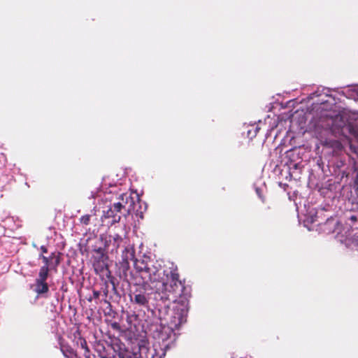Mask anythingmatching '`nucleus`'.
Here are the masks:
<instances>
[{"mask_svg": "<svg viewBox=\"0 0 358 358\" xmlns=\"http://www.w3.org/2000/svg\"><path fill=\"white\" fill-rule=\"evenodd\" d=\"M41 250L42 251L43 253H47L48 252V249L44 245L41 246Z\"/></svg>", "mask_w": 358, "mask_h": 358, "instance_id": "393cba45", "label": "nucleus"}, {"mask_svg": "<svg viewBox=\"0 0 358 358\" xmlns=\"http://www.w3.org/2000/svg\"><path fill=\"white\" fill-rule=\"evenodd\" d=\"M189 298L190 294L185 291L178 294L176 297H173V301L177 303L174 316V318L177 319V322L175 321V327L179 326L186 322V317L189 310Z\"/></svg>", "mask_w": 358, "mask_h": 358, "instance_id": "7ed1b4c3", "label": "nucleus"}, {"mask_svg": "<svg viewBox=\"0 0 358 358\" xmlns=\"http://www.w3.org/2000/svg\"><path fill=\"white\" fill-rule=\"evenodd\" d=\"M34 291L38 294H46L49 292V286L47 282L35 280V289Z\"/></svg>", "mask_w": 358, "mask_h": 358, "instance_id": "ddd939ff", "label": "nucleus"}, {"mask_svg": "<svg viewBox=\"0 0 358 358\" xmlns=\"http://www.w3.org/2000/svg\"><path fill=\"white\" fill-rule=\"evenodd\" d=\"M124 251H126V252H128L127 248H125V249H124Z\"/></svg>", "mask_w": 358, "mask_h": 358, "instance_id": "bb28decb", "label": "nucleus"}, {"mask_svg": "<svg viewBox=\"0 0 358 358\" xmlns=\"http://www.w3.org/2000/svg\"><path fill=\"white\" fill-rule=\"evenodd\" d=\"M77 344L80 345L81 348H83V349L84 348H85L86 345H87L86 340L82 337L78 338V339L77 341Z\"/></svg>", "mask_w": 358, "mask_h": 358, "instance_id": "f3484780", "label": "nucleus"}, {"mask_svg": "<svg viewBox=\"0 0 358 358\" xmlns=\"http://www.w3.org/2000/svg\"><path fill=\"white\" fill-rule=\"evenodd\" d=\"M110 326H111L112 329L114 330L121 331L120 325L117 322H112Z\"/></svg>", "mask_w": 358, "mask_h": 358, "instance_id": "a211bd4d", "label": "nucleus"}, {"mask_svg": "<svg viewBox=\"0 0 358 358\" xmlns=\"http://www.w3.org/2000/svg\"><path fill=\"white\" fill-rule=\"evenodd\" d=\"M60 253L52 252L49 257H45L43 254L40 255L39 259H41L44 263L43 266H47L50 270H57V267L60 264Z\"/></svg>", "mask_w": 358, "mask_h": 358, "instance_id": "0eeeda50", "label": "nucleus"}, {"mask_svg": "<svg viewBox=\"0 0 358 358\" xmlns=\"http://www.w3.org/2000/svg\"><path fill=\"white\" fill-rule=\"evenodd\" d=\"M101 248H99L96 251L99 252H101Z\"/></svg>", "mask_w": 358, "mask_h": 358, "instance_id": "a878e982", "label": "nucleus"}, {"mask_svg": "<svg viewBox=\"0 0 358 358\" xmlns=\"http://www.w3.org/2000/svg\"><path fill=\"white\" fill-rule=\"evenodd\" d=\"M122 241L123 239L122 236L117 234L110 235L108 238H106L104 244L105 248L106 250L110 251L112 253L117 252Z\"/></svg>", "mask_w": 358, "mask_h": 358, "instance_id": "6e6552de", "label": "nucleus"}, {"mask_svg": "<svg viewBox=\"0 0 358 358\" xmlns=\"http://www.w3.org/2000/svg\"><path fill=\"white\" fill-rule=\"evenodd\" d=\"M122 210H126V205L122 202L114 203L107 210L103 211V217L111 219L109 222L110 224L117 223L120 221Z\"/></svg>", "mask_w": 358, "mask_h": 358, "instance_id": "20e7f679", "label": "nucleus"}, {"mask_svg": "<svg viewBox=\"0 0 358 358\" xmlns=\"http://www.w3.org/2000/svg\"><path fill=\"white\" fill-rule=\"evenodd\" d=\"M151 264L145 262L144 260H138L136 259L134 262V267L136 270L141 273V277L143 279L144 273L148 271L149 267Z\"/></svg>", "mask_w": 358, "mask_h": 358, "instance_id": "f8f14e48", "label": "nucleus"}, {"mask_svg": "<svg viewBox=\"0 0 358 358\" xmlns=\"http://www.w3.org/2000/svg\"><path fill=\"white\" fill-rule=\"evenodd\" d=\"M122 266L125 267L126 268H129V262L125 258H123Z\"/></svg>", "mask_w": 358, "mask_h": 358, "instance_id": "4be33fe9", "label": "nucleus"}, {"mask_svg": "<svg viewBox=\"0 0 358 358\" xmlns=\"http://www.w3.org/2000/svg\"><path fill=\"white\" fill-rule=\"evenodd\" d=\"M137 316L136 315H128L127 316V322L128 323V326L127 329H131V324L134 319H136Z\"/></svg>", "mask_w": 358, "mask_h": 358, "instance_id": "dca6fc26", "label": "nucleus"}, {"mask_svg": "<svg viewBox=\"0 0 358 358\" xmlns=\"http://www.w3.org/2000/svg\"><path fill=\"white\" fill-rule=\"evenodd\" d=\"M60 350L66 358H80L77 352L68 344L61 343Z\"/></svg>", "mask_w": 358, "mask_h": 358, "instance_id": "9b49d317", "label": "nucleus"}, {"mask_svg": "<svg viewBox=\"0 0 358 358\" xmlns=\"http://www.w3.org/2000/svg\"><path fill=\"white\" fill-rule=\"evenodd\" d=\"M83 350H85L84 356L86 358H90V349L88 348V345H87L86 347L83 348Z\"/></svg>", "mask_w": 358, "mask_h": 358, "instance_id": "6ab92c4d", "label": "nucleus"}, {"mask_svg": "<svg viewBox=\"0 0 358 358\" xmlns=\"http://www.w3.org/2000/svg\"><path fill=\"white\" fill-rule=\"evenodd\" d=\"M355 186L358 188V170H357L356 177L355 179Z\"/></svg>", "mask_w": 358, "mask_h": 358, "instance_id": "b1692460", "label": "nucleus"}, {"mask_svg": "<svg viewBox=\"0 0 358 358\" xmlns=\"http://www.w3.org/2000/svg\"><path fill=\"white\" fill-rule=\"evenodd\" d=\"M131 301L140 306L148 307L149 305V297L145 293L135 292L134 296H131Z\"/></svg>", "mask_w": 358, "mask_h": 358, "instance_id": "1a4fd4ad", "label": "nucleus"}, {"mask_svg": "<svg viewBox=\"0 0 358 358\" xmlns=\"http://www.w3.org/2000/svg\"><path fill=\"white\" fill-rule=\"evenodd\" d=\"M173 334V330L171 327L167 325L159 324L155 326V329L153 331V337L159 343H164L171 338Z\"/></svg>", "mask_w": 358, "mask_h": 358, "instance_id": "39448f33", "label": "nucleus"}, {"mask_svg": "<svg viewBox=\"0 0 358 358\" xmlns=\"http://www.w3.org/2000/svg\"><path fill=\"white\" fill-rule=\"evenodd\" d=\"M105 285H106V287L103 289V292L104 296L106 297L108 296V282H106Z\"/></svg>", "mask_w": 358, "mask_h": 358, "instance_id": "aec40b11", "label": "nucleus"}, {"mask_svg": "<svg viewBox=\"0 0 358 358\" xmlns=\"http://www.w3.org/2000/svg\"><path fill=\"white\" fill-rule=\"evenodd\" d=\"M169 268L170 271L167 273L162 287H157V292L164 293L167 296L171 294L173 297H176L178 294L185 291L186 288L184 283L179 279L178 266L172 263Z\"/></svg>", "mask_w": 358, "mask_h": 358, "instance_id": "f257e3e1", "label": "nucleus"}, {"mask_svg": "<svg viewBox=\"0 0 358 358\" xmlns=\"http://www.w3.org/2000/svg\"><path fill=\"white\" fill-rule=\"evenodd\" d=\"M99 296H100V292L99 291H96V290H94L93 291V298L95 299H97L99 298Z\"/></svg>", "mask_w": 358, "mask_h": 358, "instance_id": "412c9836", "label": "nucleus"}, {"mask_svg": "<svg viewBox=\"0 0 358 358\" xmlns=\"http://www.w3.org/2000/svg\"><path fill=\"white\" fill-rule=\"evenodd\" d=\"M91 215H84L80 218V222L85 225H88L90 223Z\"/></svg>", "mask_w": 358, "mask_h": 358, "instance_id": "2eb2a0df", "label": "nucleus"}, {"mask_svg": "<svg viewBox=\"0 0 358 358\" xmlns=\"http://www.w3.org/2000/svg\"><path fill=\"white\" fill-rule=\"evenodd\" d=\"M50 271V269L48 268L47 266H41L36 280L46 282Z\"/></svg>", "mask_w": 358, "mask_h": 358, "instance_id": "4468645a", "label": "nucleus"}, {"mask_svg": "<svg viewBox=\"0 0 358 358\" xmlns=\"http://www.w3.org/2000/svg\"><path fill=\"white\" fill-rule=\"evenodd\" d=\"M93 267L96 274H101L106 271V275L109 278V282L113 285V289L116 291V287L114 282V277L111 275V273L108 268V264L102 259H99L93 263Z\"/></svg>", "mask_w": 358, "mask_h": 358, "instance_id": "423d86ee", "label": "nucleus"}, {"mask_svg": "<svg viewBox=\"0 0 358 358\" xmlns=\"http://www.w3.org/2000/svg\"><path fill=\"white\" fill-rule=\"evenodd\" d=\"M120 201L123 204L126 205V210H123L127 214H129L133 209L134 201L133 198L127 193L122 194L120 196Z\"/></svg>", "mask_w": 358, "mask_h": 358, "instance_id": "9d476101", "label": "nucleus"}, {"mask_svg": "<svg viewBox=\"0 0 358 358\" xmlns=\"http://www.w3.org/2000/svg\"><path fill=\"white\" fill-rule=\"evenodd\" d=\"M166 271L162 270L159 265L151 264L148 271L144 273L143 285H148L157 292V287H160L166 277Z\"/></svg>", "mask_w": 358, "mask_h": 358, "instance_id": "f03ea898", "label": "nucleus"}, {"mask_svg": "<svg viewBox=\"0 0 358 358\" xmlns=\"http://www.w3.org/2000/svg\"><path fill=\"white\" fill-rule=\"evenodd\" d=\"M349 220L354 224L357 220V217L356 215H352L349 217Z\"/></svg>", "mask_w": 358, "mask_h": 358, "instance_id": "5701e85b", "label": "nucleus"}]
</instances>
